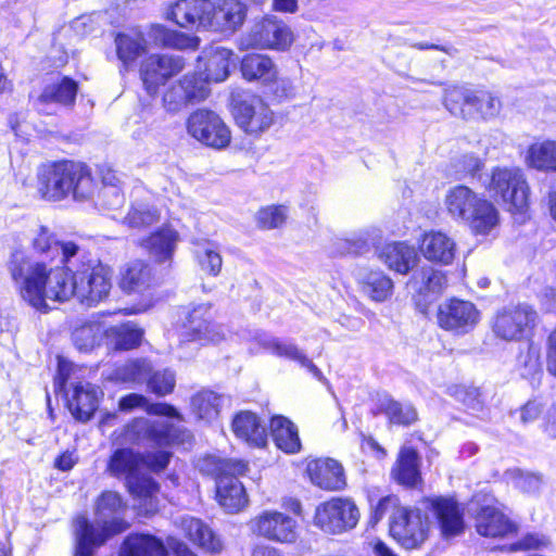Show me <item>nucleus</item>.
Instances as JSON below:
<instances>
[{"instance_id": "obj_24", "label": "nucleus", "mask_w": 556, "mask_h": 556, "mask_svg": "<svg viewBox=\"0 0 556 556\" xmlns=\"http://www.w3.org/2000/svg\"><path fill=\"white\" fill-rule=\"evenodd\" d=\"M419 250L427 261L447 266L455 260L457 244L447 233L441 230H429L422 233Z\"/></svg>"}, {"instance_id": "obj_27", "label": "nucleus", "mask_w": 556, "mask_h": 556, "mask_svg": "<svg viewBox=\"0 0 556 556\" xmlns=\"http://www.w3.org/2000/svg\"><path fill=\"white\" fill-rule=\"evenodd\" d=\"M102 391L90 382H78L68 400V408L72 415L79 421H88L99 405Z\"/></svg>"}, {"instance_id": "obj_6", "label": "nucleus", "mask_w": 556, "mask_h": 556, "mask_svg": "<svg viewBox=\"0 0 556 556\" xmlns=\"http://www.w3.org/2000/svg\"><path fill=\"white\" fill-rule=\"evenodd\" d=\"M142 454L127 447L114 451L106 467V471L112 477L124 478L129 492L147 502L149 511H154L156 509L154 496L159 492V486L151 477L142 475Z\"/></svg>"}, {"instance_id": "obj_1", "label": "nucleus", "mask_w": 556, "mask_h": 556, "mask_svg": "<svg viewBox=\"0 0 556 556\" xmlns=\"http://www.w3.org/2000/svg\"><path fill=\"white\" fill-rule=\"evenodd\" d=\"M72 269L56 266L48 268L43 263H30L23 252L11 255L8 268L18 283L22 298L37 309L47 308V300L65 302L76 298V266Z\"/></svg>"}, {"instance_id": "obj_11", "label": "nucleus", "mask_w": 556, "mask_h": 556, "mask_svg": "<svg viewBox=\"0 0 556 556\" xmlns=\"http://www.w3.org/2000/svg\"><path fill=\"white\" fill-rule=\"evenodd\" d=\"M190 437L188 431L166 420L151 421L147 418H136L125 429V440L132 444L149 441L157 446H169L184 444Z\"/></svg>"}, {"instance_id": "obj_57", "label": "nucleus", "mask_w": 556, "mask_h": 556, "mask_svg": "<svg viewBox=\"0 0 556 556\" xmlns=\"http://www.w3.org/2000/svg\"><path fill=\"white\" fill-rule=\"evenodd\" d=\"M176 379L173 371H156L148 379L149 389L157 395H166L175 388Z\"/></svg>"}, {"instance_id": "obj_2", "label": "nucleus", "mask_w": 556, "mask_h": 556, "mask_svg": "<svg viewBox=\"0 0 556 556\" xmlns=\"http://www.w3.org/2000/svg\"><path fill=\"white\" fill-rule=\"evenodd\" d=\"M248 5L241 0H178L165 13L182 28L203 27L235 33L243 25Z\"/></svg>"}, {"instance_id": "obj_58", "label": "nucleus", "mask_w": 556, "mask_h": 556, "mask_svg": "<svg viewBox=\"0 0 556 556\" xmlns=\"http://www.w3.org/2000/svg\"><path fill=\"white\" fill-rule=\"evenodd\" d=\"M450 394L473 412H478L482 407L480 392L477 388L454 386L450 388Z\"/></svg>"}, {"instance_id": "obj_53", "label": "nucleus", "mask_w": 556, "mask_h": 556, "mask_svg": "<svg viewBox=\"0 0 556 556\" xmlns=\"http://www.w3.org/2000/svg\"><path fill=\"white\" fill-rule=\"evenodd\" d=\"M506 479L510 481L515 488L527 494H538L542 486V478L532 472H526L521 469H509L505 472Z\"/></svg>"}, {"instance_id": "obj_45", "label": "nucleus", "mask_w": 556, "mask_h": 556, "mask_svg": "<svg viewBox=\"0 0 556 556\" xmlns=\"http://www.w3.org/2000/svg\"><path fill=\"white\" fill-rule=\"evenodd\" d=\"M362 288L372 301L383 302L392 294L393 282L382 271H370L364 276Z\"/></svg>"}, {"instance_id": "obj_26", "label": "nucleus", "mask_w": 556, "mask_h": 556, "mask_svg": "<svg viewBox=\"0 0 556 556\" xmlns=\"http://www.w3.org/2000/svg\"><path fill=\"white\" fill-rule=\"evenodd\" d=\"M311 481L324 490L337 491L345 486L342 465L332 458L312 460L307 465Z\"/></svg>"}, {"instance_id": "obj_51", "label": "nucleus", "mask_w": 556, "mask_h": 556, "mask_svg": "<svg viewBox=\"0 0 556 556\" xmlns=\"http://www.w3.org/2000/svg\"><path fill=\"white\" fill-rule=\"evenodd\" d=\"M151 370L147 359H132L118 367L116 376L124 382H142L149 379Z\"/></svg>"}, {"instance_id": "obj_18", "label": "nucleus", "mask_w": 556, "mask_h": 556, "mask_svg": "<svg viewBox=\"0 0 556 556\" xmlns=\"http://www.w3.org/2000/svg\"><path fill=\"white\" fill-rule=\"evenodd\" d=\"M253 533L278 543L296 540V521L290 515L278 510H264L250 521Z\"/></svg>"}, {"instance_id": "obj_32", "label": "nucleus", "mask_w": 556, "mask_h": 556, "mask_svg": "<svg viewBox=\"0 0 556 556\" xmlns=\"http://www.w3.org/2000/svg\"><path fill=\"white\" fill-rule=\"evenodd\" d=\"M276 64L265 54L250 53L241 60V73L248 81H260L263 86L269 84L276 75Z\"/></svg>"}, {"instance_id": "obj_38", "label": "nucleus", "mask_w": 556, "mask_h": 556, "mask_svg": "<svg viewBox=\"0 0 556 556\" xmlns=\"http://www.w3.org/2000/svg\"><path fill=\"white\" fill-rule=\"evenodd\" d=\"M271 435L277 447L286 453L294 454L301 448L296 427L282 416L274 417L270 421Z\"/></svg>"}, {"instance_id": "obj_14", "label": "nucleus", "mask_w": 556, "mask_h": 556, "mask_svg": "<svg viewBox=\"0 0 556 556\" xmlns=\"http://www.w3.org/2000/svg\"><path fill=\"white\" fill-rule=\"evenodd\" d=\"M182 342H198L200 345L216 344L225 340L226 330L213 320L211 306L199 304L187 315L181 333Z\"/></svg>"}, {"instance_id": "obj_46", "label": "nucleus", "mask_w": 556, "mask_h": 556, "mask_svg": "<svg viewBox=\"0 0 556 556\" xmlns=\"http://www.w3.org/2000/svg\"><path fill=\"white\" fill-rule=\"evenodd\" d=\"M160 211L152 204L147 202H135L127 215L124 223L131 228H146L160 220Z\"/></svg>"}, {"instance_id": "obj_37", "label": "nucleus", "mask_w": 556, "mask_h": 556, "mask_svg": "<svg viewBox=\"0 0 556 556\" xmlns=\"http://www.w3.org/2000/svg\"><path fill=\"white\" fill-rule=\"evenodd\" d=\"M166 549L162 541L150 534L128 535L119 552V556H165Z\"/></svg>"}, {"instance_id": "obj_15", "label": "nucleus", "mask_w": 556, "mask_h": 556, "mask_svg": "<svg viewBox=\"0 0 556 556\" xmlns=\"http://www.w3.org/2000/svg\"><path fill=\"white\" fill-rule=\"evenodd\" d=\"M359 519L357 506L348 498H332L316 508L314 521L327 533H342L353 529Z\"/></svg>"}, {"instance_id": "obj_63", "label": "nucleus", "mask_w": 556, "mask_h": 556, "mask_svg": "<svg viewBox=\"0 0 556 556\" xmlns=\"http://www.w3.org/2000/svg\"><path fill=\"white\" fill-rule=\"evenodd\" d=\"M102 205L108 210L115 211L123 206L125 199L119 187L102 188L100 190Z\"/></svg>"}, {"instance_id": "obj_59", "label": "nucleus", "mask_w": 556, "mask_h": 556, "mask_svg": "<svg viewBox=\"0 0 556 556\" xmlns=\"http://www.w3.org/2000/svg\"><path fill=\"white\" fill-rule=\"evenodd\" d=\"M453 167L455 169V177L463 179L467 176L475 175L482 167L481 160L473 154H464L454 160Z\"/></svg>"}, {"instance_id": "obj_60", "label": "nucleus", "mask_w": 556, "mask_h": 556, "mask_svg": "<svg viewBox=\"0 0 556 556\" xmlns=\"http://www.w3.org/2000/svg\"><path fill=\"white\" fill-rule=\"evenodd\" d=\"M265 87L279 99H290L295 96L294 81L288 76L279 75L278 68H276L274 79Z\"/></svg>"}, {"instance_id": "obj_5", "label": "nucleus", "mask_w": 556, "mask_h": 556, "mask_svg": "<svg viewBox=\"0 0 556 556\" xmlns=\"http://www.w3.org/2000/svg\"><path fill=\"white\" fill-rule=\"evenodd\" d=\"M200 469L216 476V498L228 513H238L248 505V496L238 475H243L248 465L237 459L204 458Z\"/></svg>"}, {"instance_id": "obj_43", "label": "nucleus", "mask_w": 556, "mask_h": 556, "mask_svg": "<svg viewBox=\"0 0 556 556\" xmlns=\"http://www.w3.org/2000/svg\"><path fill=\"white\" fill-rule=\"evenodd\" d=\"M225 401L224 395L211 390H202L192 396L191 405L199 418L212 421L218 417Z\"/></svg>"}, {"instance_id": "obj_31", "label": "nucleus", "mask_w": 556, "mask_h": 556, "mask_svg": "<svg viewBox=\"0 0 556 556\" xmlns=\"http://www.w3.org/2000/svg\"><path fill=\"white\" fill-rule=\"evenodd\" d=\"M235 435L251 446L262 447L267 442L266 428L260 418L251 412H240L231 425Z\"/></svg>"}, {"instance_id": "obj_20", "label": "nucleus", "mask_w": 556, "mask_h": 556, "mask_svg": "<svg viewBox=\"0 0 556 556\" xmlns=\"http://www.w3.org/2000/svg\"><path fill=\"white\" fill-rule=\"evenodd\" d=\"M210 93L205 81L198 79L197 74L185 75L177 84L170 86L163 97L166 111L176 113L190 103L201 102Z\"/></svg>"}, {"instance_id": "obj_12", "label": "nucleus", "mask_w": 556, "mask_h": 556, "mask_svg": "<svg viewBox=\"0 0 556 556\" xmlns=\"http://www.w3.org/2000/svg\"><path fill=\"white\" fill-rule=\"evenodd\" d=\"M536 312L528 304L506 306L492 320V331L504 341H519L535 326Z\"/></svg>"}, {"instance_id": "obj_55", "label": "nucleus", "mask_w": 556, "mask_h": 556, "mask_svg": "<svg viewBox=\"0 0 556 556\" xmlns=\"http://www.w3.org/2000/svg\"><path fill=\"white\" fill-rule=\"evenodd\" d=\"M287 207L283 205L266 206L257 212L256 220L261 228L274 229L281 226L287 218Z\"/></svg>"}, {"instance_id": "obj_47", "label": "nucleus", "mask_w": 556, "mask_h": 556, "mask_svg": "<svg viewBox=\"0 0 556 556\" xmlns=\"http://www.w3.org/2000/svg\"><path fill=\"white\" fill-rule=\"evenodd\" d=\"M105 333L121 350H130L138 346L143 336L142 330L132 323L111 327Z\"/></svg>"}, {"instance_id": "obj_50", "label": "nucleus", "mask_w": 556, "mask_h": 556, "mask_svg": "<svg viewBox=\"0 0 556 556\" xmlns=\"http://www.w3.org/2000/svg\"><path fill=\"white\" fill-rule=\"evenodd\" d=\"M380 408L393 424L407 426L417 419L416 409L412 405L402 404L391 397L382 399Z\"/></svg>"}, {"instance_id": "obj_62", "label": "nucleus", "mask_w": 556, "mask_h": 556, "mask_svg": "<svg viewBox=\"0 0 556 556\" xmlns=\"http://www.w3.org/2000/svg\"><path fill=\"white\" fill-rule=\"evenodd\" d=\"M143 457V468L159 472L165 469L169 463L172 454L167 451L149 452Z\"/></svg>"}, {"instance_id": "obj_3", "label": "nucleus", "mask_w": 556, "mask_h": 556, "mask_svg": "<svg viewBox=\"0 0 556 556\" xmlns=\"http://www.w3.org/2000/svg\"><path fill=\"white\" fill-rule=\"evenodd\" d=\"M126 509L122 496L114 491L103 492L96 502V521L84 515L73 521L75 556H93L94 551L111 536L124 532L128 525L123 518Z\"/></svg>"}, {"instance_id": "obj_35", "label": "nucleus", "mask_w": 556, "mask_h": 556, "mask_svg": "<svg viewBox=\"0 0 556 556\" xmlns=\"http://www.w3.org/2000/svg\"><path fill=\"white\" fill-rule=\"evenodd\" d=\"M466 223L475 235L486 236L497 228L500 214L493 203L482 198L466 219Z\"/></svg>"}, {"instance_id": "obj_42", "label": "nucleus", "mask_w": 556, "mask_h": 556, "mask_svg": "<svg viewBox=\"0 0 556 556\" xmlns=\"http://www.w3.org/2000/svg\"><path fill=\"white\" fill-rule=\"evenodd\" d=\"M77 90V83L68 77H64L60 83L47 86L39 96L38 103H58L71 106L75 102Z\"/></svg>"}, {"instance_id": "obj_48", "label": "nucleus", "mask_w": 556, "mask_h": 556, "mask_svg": "<svg viewBox=\"0 0 556 556\" xmlns=\"http://www.w3.org/2000/svg\"><path fill=\"white\" fill-rule=\"evenodd\" d=\"M153 68H159L162 72L160 77H163L166 83L167 79L185 68V60L180 55L152 54L147 58V74L153 73Z\"/></svg>"}, {"instance_id": "obj_30", "label": "nucleus", "mask_w": 556, "mask_h": 556, "mask_svg": "<svg viewBox=\"0 0 556 556\" xmlns=\"http://www.w3.org/2000/svg\"><path fill=\"white\" fill-rule=\"evenodd\" d=\"M181 532L195 545L211 553L218 552L222 548L219 539H217L212 529L202 520L184 516L176 521Z\"/></svg>"}, {"instance_id": "obj_21", "label": "nucleus", "mask_w": 556, "mask_h": 556, "mask_svg": "<svg viewBox=\"0 0 556 556\" xmlns=\"http://www.w3.org/2000/svg\"><path fill=\"white\" fill-rule=\"evenodd\" d=\"M232 51L222 46H210L201 52L197 63L198 79L210 83H220L229 76Z\"/></svg>"}, {"instance_id": "obj_56", "label": "nucleus", "mask_w": 556, "mask_h": 556, "mask_svg": "<svg viewBox=\"0 0 556 556\" xmlns=\"http://www.w3.org/2000/svg\"><path fill=\"white\" fill-rule=\"evenodd\" d=\"M100 332L101 329L98 324H86L74 330V343L81 351L90 350L94 346Z\"/></svg>"}, {"instance_id": "obj_29", "label": "nucleus", "mask_w": 556, "mask_h": 556, "mask_svg": "<svg viewBox=\"0 0 556 556\" xmlns=\"http://www.w3.org/2000/svg\"><path fill=\"white\" fill-rule=\"evenodd\" d=\"M476 529L480 535L503 538L516 531L515 525L497 508L482 507L476 515Z\"/></svg>"}, {"instance_id": "obj_61", "label": "nucleus", "mask_w": 556, "mask_h": 556, "mask_svg": "<svg viewBox=\"0 0 556 556\" xmlns=\"http://www.w3.org/2000/svg\"><path fill=\"white\" fill-rule=\"evenodd\" d=\"M421 276L426 288L431 292H441L447 285L446 276L432 267L422 268Z\"/></svg>"}, {"instance_id": "obj_16", "label": "nucleus", "mask_w": 556, "mask_h": 556, "mask_svg": "<svg viewBox=\"0 0 556 556\" xmlns=\"http://www.w3.org/2000/svg\"><path fill=\"white\" fill-rule=\"evenodd\" d=\"M188 134L201 143L223 149L231 140V134L223 119L214 112L198 110L187 121Z\"/></svg>"}, {"instance_id": "obj_54", "label": "nucleus", "mask_w": 556, "mask_h": 556, "mask_svg": "<svg viewBox=\"0 0 556 556\" xmlns=\"http://www.w3.org/2000/svg\"><path fill=\"white\" fill-rule=\"evenodd\" d=\"M517 365L523 377H531L541 372L540 349L533 343L527 344L525 351H520L517 357Z\"/></svg>"}, {"instance_id": "obj_44", "label": "nucleus", "mask_w": 556, "mask_h": 556, "mask_svg": "<svg viewBox=\"0 0 556 556\" xmlns=\"http://www.w3.org/2000/svg\"><path fill=\"white\" fill-rule=\"evenodd\" d=\"M151 36L156 42L178 50H195L200 43L198 37L167 29L165 26L160 24L152 26Z\"/></svg>"}, {"instance_id": "obj_49", "label": "nucleus", "mask_w": 556, "mask_h": 556, "mask_svg": "<svg viewBox=\"0 0 556 556\" xmlns=\"http://www.w3.org/2000/svg\"><path fill=\"white\" fill-rule=\"evenodd\" d=\"M379 237V230L376 228H365L351 232L346 238L337 240L338 251L342 254L359 253Z\"/></svg>"}, {"instance_id": "obj_64", "label": "nucleus", "mask_w": 556, "mask_h": 556, "mask_svg": "<svg viewBox=\"0 0 556 556\" xmlns=\"http://www.w3.org/2000/svg\"><path fill=\"white\" fill-rule=\"evenodd\" d=\"M153 73L147 74V59L141 64L140 75L143 83V86L149 94L154 96L160 88V86L164 85V79L161 76V71L159 68H153Z\"/></svg>"}, {"instance_id": "obj_33", "label": "nucleus", "mask_w": 556, "mask_h": 556, "mask_svg": "<svg viewBox=\"0 0 556 556\" xmlns=\"http://www.w3.org/2000/svg\"><path fill=\"white\" fill-rule=\"evenodd\" d=\"M258 342L264 349L269 351L270 353L279 356L286 357L291 361L298 362L301 366L308 369L316 378H321V371L312 363L311 359L306 357V355L293 343L282 342L277 338L268 337L266 334H261L258 337Z\"/></svg>"}, {"instance_id": "obj_7", "label": "nucleus", "mask_w": 556, "mask_h": 556, "mask_svg": "<svg viewBox=\"0 0 556 556\" xmlns=\"http://www.w3.org/2000/svg\"><path fill=\"white\" fill-rule=\"evenodd\" d=\"M443 104L454 116L464 119H490L501 111V101L486 91L471 90L465 86H451L444 90Z\"/></svg>"}, {"instance_id": "obj_19", "label": "nucleus", "mask_w": 556, "mask_h": 556, "mask_svg": "<svg viewBox=\"0 0 556 556\" xmlns=\"http://www.w3.org/2000/svg\"><path fill=\"white\" fill-rule=\"evenodd\" d=\"M233 116L241 129L254 136L268 130L275 122L274 112L260 97H250L237 102Z\"/></svg>"}, {"instance_id": "obj_40", "label": "nucleus", "mask_w": 556, "mask_h": 556, "mask_svg": "<svg viewBox=\"0 0 556 556\" xmlns=\"http://www.w3.org/2000/svg\"><path fill=\"white\" fill-rule=\"evenodd\" d=\"M394 479L404 485L415 486L420 481L418 454L410 447L401 450L396 466L392 470Z\"/></svg>"}, {"instance_id": "obj_8", "label": "nucleus", "mask_w": 556, "mask_h": 556, "mask_svg": "<svg viewBox=\"0 0 556 556\" xmlns=\"http://www.w3.org/2000/svg\"><path fill=\"white\" fill-rule=\"evenodd\" d=\"M75 257L81 264L76 267V299L88 306L103 301L112 288V269L98 260H90L79 250Z\"/></svg>"}, {"instance_id": "obj_9", "label": "nucleus", "mask_w": 556, "mask_h": 556, "mask_svg": "<svg viewBox=\"0 0 556 556\" xmlns=\"http://www.w3.org/2000/svg\"><path fill=\"white\" fill-rule=\"evenodd\" d=\"M486 189L500 197L513 214H521L528 208L529 186L520 168L493 169Z\"/></svg>"}, {"instance_id": "obj_41", "label": "nucleus", "mask_w": 556, "mask_h": 556, "mask_svg": "<svg viewBox=\"0 0 556 556\" xmlns=\"http://www.w3.org/2000/svg\"><path fill=\"white\" fill-rule=\"evenodd\" d=\"M116 53L123 65L127 67L146 52V40L138 30L119 33L115 37Z\"/></svg>"}, {"instance_id": "obj_25", "label": "nucleus", "mask_w": 556, "mask_h": 556, "mask_svg": "<svg viewBox=\"0 0 556 556\" xmlns=\"http://www.w3.org/2000/svg\"><path fill=\"white\" fill-rule=\"evenodd\" d=\"M34 249L51 258L59 257L60 263L72 269L73 260L79 254V247L72 241H60L47 228L41 227L33 240Z\"/></svg>"}, {"instance_id": "obj_13", "label": "nucleus", "mask_w": 556, "mask_h": 556, "mask_svg": "<svg viewBox=\"0 0 556 556\" xmlns=\"http://www.w3.org/2000/svg\"><path fill=\"white\" fill-rule=\"evenodd\" d=\"M293 40L290 28L276 16L256 22L240 40L242 49L285 50Z\"/></svg>"}, {"instance_id": "obj_17", "label": "nucleus", "mask_w": 556, "mask_h": 556, "mask_svg": "<svg viewBox=\"0 0 556 556\" xmlns=\"http://www.w3.org/2000/svg\"><path fill=\"white\" fill-rule=\"evenodd\" d=\"M437 320L442 329L463 336L478 325L480 312L472 302L453 298L439 304Z\"/></svg>"}, {"instance_id": "obj_36", "label": "nucleus", "mask_w": 556, "mask_h": 556, "mask_svg": "<svg viewBox=\"0 0 556 556\" xmlns=\"http://www.w3.org/2000/svg\"><path fill=\"white\" fill-rule=\"evenodd\" d=\"M528 167L540 172L556 173V141L544 140L529 146L525 155Z\"/></svg>"}, {"instance_id": "obj_39", "label": "nucleus", "mask_w": 556, "mask_h": 556, "mask_svg": "<svg viewBox=\"0 0 556 556\" xmlns=\"http://www.w3.org/2000/svg\"><path fill=\"white\" fill-rule=\"evenodd\" d=\"M150 282L151 268L142 261L130 262L121 271L119 287L127 293L141 292Z\"/></svg>"}, {"instance_id": "obj_10", "label": "nucleus", "mask_w": 556, "mask_h": 556, "mask_svg": "<svg viewBox=\"0 0 556 556\" xmlns=\"http://www.w3.org/2000/svg\"><path fill=\"white\" fill-rule=\"evenodd\" d=\"M428 517L419 508L395 507L390 518V533L403 547L418 548L429 535Z\"/></svg>"}, {"instance_id": "obj_52", "label": "nucleus", "mask_w": 556, "mask_h": 556, "mask_svg": "<svg viewBox=\"0 0 556 556\" xmlns=\"http://www.w3.org/2000/svg\"><path fill=\"white\" fill-rule=\"evenodd\" d=\"M195 254L202 270L213 276L218 275L223 261L214 243L203 242L198 244Z\"/></svg>"}, {"instance_id": "obj_4", "label": "nucleus", "mask_w": 556, "mask_h": 556, "mask_svg": "<svg viewBox=\"0 0 556 556\" xmlns=\"http://www.w3.org/2000/svg\"><path fill=\"white\" fill-rule=\"evenodd\" d=\"M37 191L48 201H62L72 195L76 201L89 200L96 185L89 168L73 161L43 165L37 174Z\"/></svg>"}, {"instance_id": "obj_23", "label": "nucleus", "mask_w": 556, "mask_h": 556, "mask_svg": "<svg viewBox=\"0 0 556 556\" xmlns=\"http://www.w3.org/2000/svg\"><path fill=\"white\" fill-rule=\"evenodd\" d=\"M179 241V232L170 225H163L142 238L139 245L156 264L170 265Z\"/></svg>"}, {"instance_id": "obj_34", "label": "nucleus", "mask_w": 556, "mask_h": 556, "mask_svg": "<svg viewBox=\"0 0 556 556\" xmlns=\"http://www.w3.org/2000/svg\"><path fill=\"white\" fill-rule=\"evenodd\" d=\"M481 199L482 197H479L468 187L457 186L447 192L445 205L453 218L466 222Z\"/></svg>"}, {"instance_id": "obj_28", "label": "nucleus", "mask_w": 556, "mask_h": 556, "mask_svg": "<svg viewBox=\"0 0 556 556\" xmlns=\"http://www.w3.org/2000/svg\"><path fill=\"white\" fill-rule=\"evenodd\" d=\"M379 258L389 269L406 275L417 265L418 253L413 245L406 242H393L381 249Z\"/></svg>"}, {"instance_id": "obj_22", "label": "nucleus", "mask_w": 556, "mask_h": 556, "mask_svg": "<svg viewBox=\"0 0 556 556\" xmlns=\"http://www.w3.org/2000/svg\"><path fill=\"white\" fill-rule=\"evenodd\" d=\"M426 508L432 513L444 539L460 535L465 530L464 513L453 498L435 497L426 501Z\"/></svg>"}]
</instances>
